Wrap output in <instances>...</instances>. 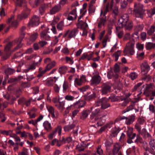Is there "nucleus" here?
I'll return each instance as SVG.
<instances>
[{"label":"nucleus","mask_w":155,"mask_h":155,"mask_svg":"<svg viewBox=\"0 0 155 155\" xmlns=\"http://www.w3.org/2000/svg\"><path fill=\"white\" fill-rule=\"evenodd\" d=\"M89 114V111L87 110H84L81 112L80 114V118L82 120H84L87 117Z\"/></svg>","instance_id":"412c9836"},{"label":"nucleus","mask_w":155,"mask_h":155,"mask_svg":"<svg viewBox=\"0 0 155 155\" xmlns=\"http://www.w3.org/2000/svg\"><path fill=\"white\" fill-rule=\"evenodd\" d=\"M15 2L18 6L23 7L24 10L21 14L19 15L17 17L18 19L21 20L28 18L29 15L30 11L27 8V2L26 0H13Z\"/></svg>","instance_id":"f257e3e1"},{"label":"nucleus","mask_w":155,"mask_h":155,"mask_svg":"<svg viewBox=\"0 0 155 155\" xmlns=\"http://www.w3.org/2000/svg\"><path fill=\"white\" fill-rule=\"evenodd\" d=\"M49 4H42L39 8L40 13L41 15L45 12L46 9L48 7Z\"/></svg>","instance_id":"bb28decb"},{"label":"nucleus","mask_w":155,"mask_h":155,"mask_svg":"<svg viewBox=\"0 0 155 155\" xmlns=\"http://www.w3.org/2000/svg\"><path fill=\"white\" fill-rule=\"evenodd\" d=\"M12 43H8L5 48L4 52L0 50V56L2 55V60L3 61L8 59L10 56L11 54V46Z\"/></svg>","instance_id":"20e7f679"},{"label":"nucleus","mask_w":155,"mask_h":155,"mask_svg":"<svg viewBox=\"0 0 155 155\" xmlns=\"http://www.w3.org/2000/svg\"><path fill=\"white\" fill-rule=\"evenodd\" d=\"M121 55V51L120 50H118L115 52L113 55L115 57V61H117L119 57Z\"/></svg>","instance_id":"3c124183"},{"label":"nucleus","mask_w":155,"mask_h":155,"mask_svg":"<svg viewBox=\"0 0 155 155\" xmlns=\"http://www.w3.org/2000/svg\"><path fill=\"white\" fill-rule=\"evenodd\" d=\"M111 85L108 82L103 83L101 86V92L102 94L106 95L111 91Z\"/></svg>","instance_id":"39448f33"},{"label":"nucleus","mask_w":155,"mask_h":155,"mask_svg":"<svg viewBox=\"0 0 155 155\" xmlns=\"http://www.w3.org/2000/svg\"><path fill=\"white\" fill-rule=\"evenodd\" d=\"M110 99L111 101L112 102L117 101L120 99V97L119 96H115V95L110 96L108 98Z\"/></svg>","instance_id":"58836bf2"},{"label":"nucleus","mask_w":155,"mask_h":155,"mask_svg":"<svg viewBox=\"0 0 155 155\" xmlns=\"http://www.w3.org/2000/svg\"><path fill=\"white\" fill-rule=\"evenodd\" d=\"M119 129L116 127L112 128L111 130V136L112 137L116 136L119 132Z\"/></svg>","instance_id":"7c9ffc66"},{"label":"nucleus","mask_w":155,"mask_h":155,"mask_svg":"<svg viewBox=\"0 0 155 155\" xmlns=\"http://www.w3.org/2000/svg\"><path fill=\"white\" fill-rule=\"evenodd\" d=\"M78 30L77 28H74L71 30L69 32L68 37L69 38H75L77 34L78 33Z\"/></svg>","instance_id":"b1692460"},{"label":"nucleus","mask_w":155,"mask_h":155,"mask_svg":"<svg viewBox=\"0 0 155 155\" xmlns=\"http://www.w3.org/2000/svg\"><path fill=\"white\" fill-rule=\"evenodd\" d=\"M155 27L154 26H152L150 29L147 31V34L149 35H152L155 31Z\"/></svg>","instance_id":"864d4df0"},{"label":"nucleus","mask_w":155,"mask_h":155,"mask_svg":"<svg viewBox=\"0 0 155 155\" xmlns=\"http://www.w3.org/2000/svg\"><path fill=\"white\" fill-rule=\"evenodd\" d=\"M43 126L45 129L48 131H50L52 129L51 124L48 121H46L43 123Z\"/></svg>","instance_id":"c85d7f7f"},{"label":"nucleus","mask_w":155,"mask_h":155,"mask_svg":"<svg viewBox=\"0 0 155 155\" xmlns=\"http://www.w3.org/2000/svg\"><path fill=\"white\" fill-rule=\"evenodd\" d=\"M142 77V79L146 81H149L151 79V77L149 74H144Z\"/></svg>","instance_id":"4d7b16f0"},{"label":"nucleus","mask_w":155,"mask_h":155,"mask_svg":"<svg viewBox=\"0 0 155 155\" xmlns=\"http://www.w3.org/2000/svg\"><path fill=\"white\" fill-rule=\"evenodd\" d=\"M110 3L109 2L106 5L105 10L103 13V16H104L105 17L106 16L105 15L107 13L109 12V8H110V9H111L113 7V5L112 4H111L110 6Z\"/></svg>","instance_id":"a19ab883"},{"label":"nucleus","mask_w":155,"mask_h":155,"mask_svg":"<svg viewBox=\"0 0 155 155\" xmlns=\"http://www.w3.org/2000/svg\"><path fill=\"white\" fill-rule=\"evenodd\" d=\"M86 104V102L83 101H78L74 103V105L71 106L70 107H74V108L79 109L83 107Z\"/></svg>","instance_id":"2eb2a0df"},{"label":"nucleus","mask_w":155,"mask_h":155,"mask_svg":"<svg viewBox=\"0 0 155 155\" xmlns=\"http://www.w3.org/2000/svg\"><path fill=\"white\" fill-rule=\"evenodd\" d=\"M79 111L80 109L78 108H75L73 111H72L71 116L72 118L73 119V118L74 117Z\"/></svg>","instance_id":"680f3d73"},{"label":"nucleus","mask_w":155,"mask_h":155,"mask_svg":"<svg viewBox=\"0 0 155 155\" xmlns=\"http://www.w3.org/2000/svg\"><path fill=\"white\" fill-rule=\"evenodd\" d=\"M106 16L104 17H101L99 20V21L98 24V27L101 28L102 27V25L103 26H105V23L106 22Z\"/></svg>","instance_id":"5701e85b"},{"label":"nucleus","mask_w":155,"mask_h":155,"mask_svg":"<svg viewBox=\"0 0 155 155\" xmlns=\"http://www.w3.org/2000/svg\"><path fill=\"white\" fill-rule=\"evenodd\" d=\"M86 147L85 144L83 143L78 144L76 147V149L79 151H83L84 150Z\"/></svg>","instance_id":"e433bc0d"},{"label":"nucleus","mask_w":155,"mask_h":155,"mask_svg":"<svg viewBox=\"0 0 155 155\" xmlns=\"http://www.w3.org/2000/svg\"><path fill=\"white\" fill-rule=\"evenodd\" d=\"M78 24L80 25L81 28H83V29H85L88 26L87 24L82 21H81V22H78Z\"/></svg>","instance_id":"603ef678"},{"label":"nucleus","mask_w":155,"mask_h":155,"mask_svg":"<svg viewBox=\"0 0 155 155\" xmlns=\"http://www.w3.org/2000/svg\"><path fill=\"white\" fill-rule=\"evenodd\" d=\"M75 125L74 124H72L71 125L65 126L64 128L65 131H68L75 127Z\"/></svg>","instance_id":"ea45409f"},{"label":"nucleus","mask_w":155,"mask_h":155,"mask_svg":"<svg viewBox=\"0 0 155 155\" xmlns=\"http://www.w3.org/2000/svg\"><path fill=\"white\" fill-rule=\"evenodd\" d=\"M109 99L106 97L99 99L95 104L96 107L101 106V109L103 110L106 109L110 107V104L109 103Z\"/></svg>","instance_id":"7ed1b4c3"},{"label":"nucleus","mask_w":155,"mask_h":155,"mask_svg":"<svg viewBox=\"0 0 155 155\" xmlns=\"http://www.w3.org/2000/svg\"><path fill=\"white\" fill-rule=\"evenodd\" d=\"M18 155H28V149L24 147L22 150L21 152L19 153Z\"/></svg>","instance_id":"6e6d98bb"},{"label":"nucleus","mask_w":155,"mask_h":155,"mask_svg":"<svg viewBox=\"0 0 155 155\" xmlns=\"http://www.w3.org/2000/svg\"><path fill=\"white\" fill-rule=\"evenodd\" d=\"M134 45L131 44L130 46L127 47L126 49L124 51V54L128 53L131 55H133L134 52Z\"/></svg>","instance_id":"4468645a"},{"label":"nucleus","mask_w":155,"mask_h":155,"mask_svg":"<svg viewBox=\"0 0 155 155\" xmlns=\"http://www.w3.org/2000/svg\"><path fill=\"white\" fill-rule=\"evenodd\" d=\"M14 16H12L11 17L8 19L7 22L12 26L16 27L18 25V22L17 20L14 19Z\"/></svg>","instance_id":"f8f14e48"},{"label":"nucleus","mask_w":155,"mask_h":155,"mask_svg":"<svg viewBox=\"0 0 155 155\" xmlns=\"http://www.w3.org/2000/svg\"><path fill=\"white\" fill-rule=\"evenodd\" d=\"M126 24H123L121 26L117 27L116 29L117 31L118 30V28H121L124 27H125V29L127 30H130L132 29L133 26V22L131 20H129L126 22Z\"/></svg>","instance_id":"1a4fd4ad"},{"label":"nucleus","mask_w":155,"mask_h":155,"mask_svg":"<svg viewBox=\"0 0 155 155\" xmlns=\"http://www.w3.org/2000/svg\"><path fill=\"white\" fill-rule=\"evenodd\" d=\"M125 123L127 125H130L132 124L134 121L135 116L134 114H132L129 116L128 117H126Z\"/></svg>","instance_id":"f3484780"},{"label":"nucleus","mask_w":155,"mask_h":155,"mask_svg":"<svg viewBox=\"0 0 155 155\" xmlns=\"http://www.w3.org/2000/svg\"><path fill=\"white\" fill-rule=\"evenodd\" d=\"M62 127L60 125L58 126L57 127L55 128L54 130H52L51 133L55 136L56 134L57 131L59 135H60L61 133Z\"/></svg>","instance_id":"2f4dec72"},{"label":"nucleus","mask_w":155,"mask_h":155,"mask_svg":"<svg viewBox=\"0 0 155 155\" xmlns=\"http://www.w3.org/2000/svg\"><path fill=\"white\" fill-rule=\"evenodd\" d=\"M145 10L143 8V5L135 3L133 10V15L136 18L143 19Z\"/></svg>","instance_id":"f03ea898"},{"label":"nucleus","mask_w":155,"mask_h":155,"mask_svg":"<svg viewBox=\"0 0 155 155\" xmlns=\"http://www.w3.org/2000/svg\"><path fill=\"white\" fill-rule=\"evenodd\" d=\"M125 118H126V117L125 116H119L116 118L114 121V123L118 122L122 120L125 119Z\"/></svg>","instance_id":"338daca9"},{"label":"nucleus","mask_w":155,"mask_h":155,"mask_svg":"<svg viewBox=\"0 0 155 155\" xmlns=\"http://www.w3.org/2000/svg\"><path fill=\"white\" fill-rule=\"evenodd\" d=\"M127 134L128 137L127 142L129 144L134 142L133 140L136 137V134L134 133H133L131 131H127Z\"/></svg>","instance_id":"9b49d317"},{"label":"nucleus","mask_w":155,"mask_h":155,"mask_svg":"<svg viewBox=\"0 0 155 155\" xmlns=\"http://www.w3.org/2000/svg\"><path fill=\"white\" fill-rule=\"evenodd\" d=\"M63 92L64 93L66 92L67 90L69 88L68 83L66 81H64L63 85Z\"/></svg>","instance_id":"bf43d9fd"},{"label":"nucleus","mask_w":155,"mask_h":155,"mask_svg":"<svg viewBox=\"0 0 155 155\" xmlns=\"http://www.w3.org/2000/svg\"><path fill=\"white\" fill-rule=\"evenodd\" d=\"M67 70V68L65 66H62L60 67L58 70L59 73L61 74H64Z\"/></svg>","instance_id":"4c0bfd02"},{"label":"nucleus","mask_w":155,"mask_h":155,"mask_svg":"<svg viewBox=\"0 0 155 155\" xmlns=\"http://www.w3.org/2000/svg\"><path fill=\"white\" fill-rule=\"evenodd\" d=\"M128 4V2L127 0H121V7L122 8H125Z\"/></svg>","instance_id":"5fc2aeb1"},{"label":"nucleus","mask_w":155,"mask_h":155,"mask_svg":"<svg viewBox=\"0 0 155 155\" xmlns=\"http://www.w3.org/2000/svg\"><path fill=\"white\" fill-rule=\"evenodd\" d=\"M23 78L22 76H18V77L13 78H10L8 81L9 83H12L14 84H15L20 80Z\"/></svg>","instance_id":"6ab92c4d"},{"label":"nucleus","mask_w":155,"mask_h":155,"mask_svg":"<svg viewBox=\"0 0 155 155\" xmlns=\"http://www.w3.org/2000/svg\"><path fill=\"white\" fill-rule=\"evenodd\" d=\"M38 63H34L31 65L27 69L25 70V72H28L30 70H33L35 69L36 66H38Z\"/></svg>","instance_id":"c9c22d12"},{"label":"nucleus","mask_w":155,"mask_h":155,"mask_svg":"<svg viewBox=\"0 0 155 155\" xmlns=\"http://www.w3.org/2000/svg\"><path fill=\"white\" fill-rule=\"evenodd\" d=\"M135 149V146H133L132 148H128L126 151L127 154V155H136Z\"/></svg>","instance_id":"c756f323"},{"label":"nucleus","mask_w":155,"mask_h":155,"mask_svg":"<svg viewBox=\"0 0 155 155\" xmlns=\"http://www.w3.org/2000/svg\"><path fill=\"white\" fill-rule=\"evenodd\" d=\"M40 23L39 18L36 16H34L30 20L28 25L32 27L37 26Z\"/></svg>","instance_id":"6e6552de"},{"label":"nucleus","mask_w":155,"mask_h":155,"mask_svg":"<svg viewBox=\"0 0 155 155\" xmlns=\"http://www.w3.org/2000/svg\"><path fill=\"white\" fill-rule=\"evenodd\" d=\"M48 71L46 69L41 71H38V74L37 75V77L38 78H40L43 76V75L47 72Z\"/></svg>","instance_id":"e2e57ef3"},{"label":"nucleus","mask_w":155,"mask_h":155,"mask_svg":"<svg viewBox=\"0 0 155 155\" xmlns=\"http://www.w3.org/2000/svg\"><path fill=\"white\" fill-rule=\"evenodd\" d=\"M9 43H12V45L11 46V47L12 46L14 45L16 43L17 44L16 46L14 48L13 50V51H14L18 49L21 48L22 46V44L21 43V42L20 43V42H18V41H16V40H15L13 42H10Z\"/></svg>","instance_id":"cd10ccee"},{"label":"nucleus","mask_w":155,"mask_h":155,"mask_svg":"<svg viewBox=\"0 0 155 155\" xmlns=\"http://www.w3.org/2000/svg\"><path fill=\"white\" fill-rule=\"evenodd\" d=\"M144 25L141 24H138L135 26V30L136 31H140L143 28Z\"/></svg>","instance_id":"de8ad7c7"},{"label":"nucleus","mask_w":155,"mask_h":155,"mask_svg":"<svg viewBox=\"0 0 155 155\" xmlns=\"http://www.w3.org/2000/svg\"><path fill=\"white\" fill-rule=\"evenodd\" d=\"M96 152L99 155H104L103 151L101 145H98L96 148Z\"/></svg>","instance_id":"09e8293b"},{"label":"nucleus","mask_w":155,"mask_h":155,"mask_svg":"<svg viewBox=\"0 0 155 155\" xmlns=\"http://www.w3.org/2000/svg\"><path fill=\"white\" fill-rule=\"evenodd\" d=\"M118 8L116 7H115L114 9L113 10L112 12V15L114 17L116 18L117 16L118 15Z\"/></svg>","instance_id":"8fccbe9b"},{"label":"nucleus","mask_w":155,"mask_h":155,"mask_svg":"<svg viewBox=\"0 0 155 155\" xmlns=\"http://www.w3.org/2000/svg\"><path fill=\"white\" fill-rule=\"evenodd\" d=\"M47 109L50 113L51 114V116L53 118L55 117L54 114V109L52 106H47Z\"/></svg>","instance_id":"72a5a7b5"},{"label":"nucleus","mask_w":155,"mask_h":155,"mask_svg":"<svg viewBox=\"0 0 155 155\" xmlns=\"http://www.w3.org/2000/svg\"><path fill=\"white\" fill-rule=\"evenodd\" d=\"M72 140V138L71 137H68L65 138L64 137H62L61 140H60V142L63 144V143H69Z\"/></svg>","instance_id":"473e14b6"},{"label":"nucleus","mask_w":155,"mask_h":155,"mask_svg":"<svg viewBox=\"0 0 155 155\" xmlns=\"http://www.w3.org/2000/svg\"><path fill=\"white\" fill-rule=\"evenodd\" d=\"M144 53L143 52L141 53H137V58L139 60H141L144 58Z\"/></svg>","instance_id":"13d9d810"},{"label":"nucleus","mask_w":155,"mask_h":155,"mask_svg":"<svg viewBox=\"0 0 155 155\" xmlns=\"http://www.w3.org/2000/svg\"><path fill=\"white\" fill-rule=\"evenodd\" d=\"M93 82L96 84H98L100 83L101 78L100 76L98 74L94 76L92 78Z\"/></svg>","instance_id":"a878e982"},{"label":"nucleus","mask_w":155,"mask_h":155,"mask_svg":"<svg viewBox=\"0 0 155 155\" xmlns=\"http://www.w3.org/2000/svg\"><path fill=\"white\" fill-rule=\"evenodd\" d=\"M121 146L118 143H116L114 146L112 152V154L114 155H116L117 154H118V153H120L118 152Z\"/></svg>","instance_id":"4be33fe9"},{"label":"nucleus","mask_w":155,"mask_h":155,"mask_svg":"<svg viewBox=\"0 0 155 155\" xmlns=\"http://www.w3.org/2000/svg\"><path fill=\"white\" fill-rule=\"evenodd\" d=\"M41 40L48 41L50 39L51 37L47 34V30L45 29L42 31L40 34Z\"/></svg>","instance_id":"a211bd4d"},{"label":"nucleus","mask_w":155,"mask_h":155,"mask_svg":"<svg viewBox=\"0 0 155 155\" xmlns=\"http://www.w3.org/2000/svg\"><path fill=\"white\" fill-rule=\"evenodd\" d=\"M142 74H146L150 70V67L146 62H144L141 65Z\"/></svg>","instance_id":"9d476101"},{"label":"nucleus","mask_w":155,"mask_h":155,"mask_svg":"<svg viewBox=\"0 0 155 155\" xmlns=\"http://www.w3.org/2000/svg\"><path fill=\"white\" fill-rule=\"evenodd\" d=\"M61 9V7L60 5H56L50 9V13L51 15L54 14L58 12Z\"/></svg>","instance_id":"aec40b11"},{"label":"nucleus","mask_w":155,"mask_h":155,"mask_svg":"<svg viewBox=\"0 0 155 155\" xmlns=\"http://www.w3.org/2000/svg\"><path fill=\"white\" fill-rule=\"evenodd\" d=\"M113 143V141L111 139L107 140L105 143L106 149H108V147L111 146Z\"/></svg>","instance_id":"49530a36"},{"label":"nucleus","mask_w":155,"mask_h":155,"mask_svg":"<svg viewBox=\"0 0 155 155\" xmlns=\"http://www.w3.org/2000/svg\"><path fill=\"white\" fill-rule=\"evenodd\" d=\"M143 94L148 97L150 100H153L154 99V97L155 96V90L152 91L148 88L144 89Z\"/></svg>","instance_id":"0eeeda50"},{"label":"nucleus","mask_w":155,"mask_h":155,"mask_svg":"<svg viewBox=\"0 0 155 155\" xmlns=\"http://www.w3.org/2000/svg\"><path fill=\"white\" fill-rule=\"evenodd\" d=\"M95 97L96 94L95 93H93L90 95L86 96L85 97V99L87 101H92L95 99Z\"/></svg>","instance_id":"f704fd0d"},{"label":"nucleus","mask_w":155,"mask_h":155,"mask_svg":"<svg viewBox=\"0 0 155 155\" xmlns=\"http://www.w3.org/2000/svg\"><path fill=\"white\" fill-rule=\"evenodd\" d=\"M15 72V70L9 68H8L5 69V73L7 75H8V74H12Z\"/></svg>","instance_id":"a18cd8bd"},{"label":"nucleus","mask_w":155,"mask_h":155,"mask_svg":"<svg viewBox=\"0 0 155 155\" xmlns=\"http://www.w3.org/2000/svg\"><path fill=\"white\" fill-rule=\"evenodd\" d=\"M89 86L86 85L82 87L78 88V89L81 92H83L86 91L89 88Z\"/></svg>","instance_id":"0e129e2a"},{"label":"nucleus","mask_w":155,"mask_h":155,"mask_svg":"<svg viewBox=\"0 0 155 155\" xmlns=\"http://www.w3.org/2000/svg\"><path fill=\"white\" fill-rule=\"evenodd\" d=\"M146 48L147 50H150L155 48V43L148 42L146 45Z\"/></svg>","instance_id":"c03bdc74"},{"label":"nucleus","mask_w":155,"mask_h":155,"mask_svg":"<svg viewBox=\"0 0 155 155\" xmlns=\"http://www.w3.org/2000/svg\"><path fill=\"white\" fill-rule=\"evenodd\" d=\"M136 47L138 50H142L143 49L144 45L138 43L136 44Z\"/></svg>","instance_id":"69168bd1"},{"label":"nucleus","mask_w":155,"mask_h":155,"mask_svg":"<svg viewBox=\"0 0 155 155\" xmlns=\"http://www.w3.org/2000/svg\"><path fill=\"white\" fill-rule=\"evenodd\" d=\"M3 97L5 98L11 104H13L14 101L16 100V98L15 97L9 94L4 95Z\"/></svg>","instance_id":"393cba45"},{"label":"nucleus","mask_w":155,"mask_h":155,"mask_svg":"<svg viewBox=\"0 0 155 155\" xmlns=\"http://www.w3.org/2000/svg\"><path fill=\"white\" fill-rule=\"evenodd\" d=\"M55 64L56 62L54 61L49 63L46 66V69H47L48 71L54 67L55 66Z\"/></svg>","instance_id":"79ce46f5"},{"label":"nucleus","mask_w":155,"mask_h":155,"mask_svg":"<svg viewBox=\"0 0 155 155\" xmlns=\"http://www.w3.org/2000/svg\"><path fill=\"white\" fill-rule=\"evenodd\" d=\"M86 81L85 76L84 75L81 76L80 78H75L74 80L75 84L78 86L81 85L82 83H84Z\"/></svg>","instance_id":"ddd939ff"},{"label":"nucleus","mask_w":155,"mask_h":155,"mask_svg":"<svg viewBox=\"0 0 155 155\" xmlns=\"http://www.w3.org/2000/svg\"><path fill=\"white\" fill-rule=\"evenodd\" d=\"M25 99L24 97H22L19 99L18 100V104H22L24 105L25 101Z\"/></svg>","instance_id":"774afa93"},{"label":"nucleus","mask_w":155,"mask_h":155,"mask_svg":"<svg viewBox=\"0 0 155 155\" xmlns=\"http://www.w3.org/2000/svg\"><path fill=\"white\" fill-rule=\"evenodd\" d=\"M38 34L34 33L32 34L30 37V40L32 41H35L38 37Z\"/></svg>","instance_id":"052dcab7"},{"label":"nucleus","mask_w":155,"mask_h":155,"mask_svg":"<svg viewBox=\"0 0 155 155\" xmlns=\"http://www.w3.org/2000/svg\"><path fill=\"white\" fill-rule=\"evenodd\" d=\"M50 143L52 146H53L54 145L56 144V146L58 147L60 146L62 144V143L60 142V140L59 141L56 139H54L52 140Z\"/></svg>","instance_id":"37998d69"},{"label":"nucleus","mask_w":155,"mask_h":155,"mask_svg":"<svg viewBox=\"0 0 155 155\" xmlns=\"http://www.w3.org/2000/svg\"><path fill=\"white\" fill-rule=\"evenodd\" d=\"M129 16L127 14L123 15L118 20V23L121 24H126V22L129 21Z\"/></svg>","instance_id":"dca6fc26"},{"label":"nucleus","mask_w":155,"mask_h":155,"mask_svg":"<svg viewBox=\"0 0 155 155\" xmlns=\"http://www.w3.org/2000/svg\"><path fill=\"white\" fill-rule=\"evenodd\" d=\"M100 114V109L97 108L93 111L90 115V118L91 120L94 121L97 120L101 118Z\"/></svg>","instance_id":"423d86ee"}]
</instances>
